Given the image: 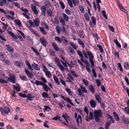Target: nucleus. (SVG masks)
Wrapping results in <instances>:
<instances>
[{
  "mask_svg": "<svg viewBox=\"0 0 129 129\" xmlns=\"http://www.w3.org/2000/svg\"><path fill=\"white\" fill-rule=\"evenodd\" d=\"M93 113L95 121L97 122H99L100 121V118L102 117V113L101 110H94Z\"/></svg>",
  "mask_w": 129,
  "mask_h": 129,
  "instance_id": "1",
  "label": "nucleus"
},
{
  "mask_svg": "<svg viewBox=\"0 0 129 129\" xmlns=\"http://www.w3.org/2000/svg\"><path fill=\"white\" fill-rule=\"evenodd\" d=\"M107 117L111 119L106 123L105 125V129H108L109 127L110 126L111 123H114L115 122V120L112 117L108 114H107Z\"/></svg>",
  "mask_w": 129,
  "mask_h": 129,
  "instance_id": "2",
  "label": "nucleus"
},
{
  "mask_svg": "<svg viewBox=\"0 0 129 129\" xmlns=\"http://www.w3.org/2000/svg\"><path fill=\"white\" fill-rule=\"evenodd\" d=\"M9 77L8 78L7 81L8 82L9 81L12 83L15 84L16 83V77L13 74L11 75H9Z\"/></svg>",
  "mask_w": 129,
  "mask_h": 129,
  "instance_id": "3",
  "label": "nucleus"
},
{
  "mask_svg": "<svg viewBox=\"0 0 129 129\" xmlns=\"http://www.w3.org/2000/svg\"><path fill=\"white\" fill-rule=\"evenodd\" d=\"M122 121L123 123L126 124H129V118L125 117V116L122 115L121 117Z\"/></svg>",
  "mask_w": 129,
  "mask_h": 129,
  "instance_id": "4",
  "label": "nucleus"
},
{
  "mask_svg": "<svg viewBox=\"0 0 129 129\" xmlns=\"http://www.w3.org/2000/svg\"><path fill=\"white\" fill-rule=\"evenodd\" d=\"M40 41L41 43L44 46H47V43L46 39L43 37H41L40 39Z\"/></svg>",
  "mask_w": 129,
  "mask_h": 129,
  "instance_id": "5",
  "label": "nucleus"
},
{
  "mask_svg": "<svg viewBox=\"0 0 129 129\" xmlns=\"http://www.w3.org/2000/svg\"><path fill=\"white\" fill-rule=\"evenodd\" d=\"M5 47L7 51L10 52L12 53L14 52V50L13 47L10 45H6Z\"/></svg>",
  "mask_w": 129,
  "mask_h": 129,
  "instance_id": "6",
  "label": "nucleus"
},
{
  "mask_svg": "<svg viewBox=\"0 0 129 129\" xmlns=\"http://www.w3.org/2000/svg\"><path fill=\"white\" fill-rule=\"evenodd\" d=\"M60 96L65 101H66L67 102L69 103L70 104L72 105L73 106H74V104L71 102L70 99L68 97H67L66 98L63 96L62 95H60Z\"/></svg>",
  "mask_w": 129,
  "mask_h": 129,
  "instance_id": "7",
  "label": "nucleus"
},
{
  "mask_svg": "<svg viewBox=\"0 0 129 129\" xmlns=\"http://www.w3.org/2000/svg\"><path fill=\"white\" fill-rule=\"evenodd\" d=\"M31 9L33 12L36 15H37L38 14V12L37 10V8L35 6L31 5Z\"/></svg>",
  "mask_w": 129,
  "mask_h": 129,
  "instance_id": "8",
  "label": "nucleus"
},
{
  "mask_svg": "<svg viewBox=\"0 0 129 129\" xmlns=\"http://www.w3.org/2000/svg\"><path fill=\"white\" fill-rule=\"evenodd\" d=\"M61 38L62 39V42L65 45H67L68 44L69 41L68 39L65 37L61 36Z\"/></svg>",
  "mask_w": 129,
  "mask_h": 129,
  "instance_id": "9",
  "label": "nucleus"
},
{
  "mask_svg": "<svg viewBox=\"0 0 129 129\" xmlns=\"http://www.w3.org/2000/svg\"><path fill=\"white\" fill-rule=\"evenodd\" d=\"M25 72L26 75L29 78L31 79L33 78V75L30 72L27 70L25 69Z\"/></svg>",
  "mask_w": 129,
  "mask_h": 129,
  "instance_id": "10",
  "label": "nucleus"
},
{
  "mask_svg": "<svg viewBox=\"0 0 129 129\" xmlns=\"http://www.w3.org/2000/svg\"><path fill=\"white\" fill-rule=\"evenodd\" d=\"M25 72L26 75L29 78L31 79L33 78V75L30 72L27 70L25 69Z\"/></svg>",
  "mask_w": 129,
  "mask_h": 129,
  "instance_id": "11",
  "label": "nucleus"
},
{
  "mask_svg": "<svg viewBox=\"0 0 129 129\" xmlns=\"http://www.w3.org/2000/svg\"><path fill=\"white\" fill-rule=\"evenodd\" d=\"M15 65L17 67L20 68H21L23 66V64L22 62L20 61H15L14 62Z\"/></svg>",
  "mask_w": 129,
  "mask_h": 129,
  "instance_id": "12",
  "label": "nucleus"
},
{
  "mask_svg": "<svg viewBox=\"0 0 129 129\" xmlns=\"http://www.w3.org/2000/svg\"><path fill=\"white\" fill-rule=\"evenodd\" d=\"M46 9V7L44 6H42L41 7V14L43 16H44L45 15Z\"/></svg>",
  "mask_w": 129,
  "mask_h": 129,
  "instance_id": "13",
  "label": "nucleus"
},
{
  "mask_svg": "<svg viewBox=\"0 0 129 129\" xmlns=\"http://www.w3.org/2000/svg\"><path fill=\"white\" fill-rule=\"evenodd\" d=\"M32 66L34 69L36 70H39L40 69V66L37 64H36L34 62L32 64Z\"/></svg>",
  "mask_w": 129,
  "mask_h": 129,
  "instance_id": "14",
  "label": "nucleus"
},
{
  "mask_svg": "<svg viewBox=\"0 0 129 129\" xmlns=\"http://www.w3.org/2000/svg\"><path fill=\"white\" fill-rule=\"evenodd\" d=\"M89 103L92 107L95 108V107L96 102L95 100H93L92 99L90 101Z\"/></svg>",
  "mask_w": 129,
  "mask_h": 129,
  "instance_id": "15",
  "label": "nucleus"
},
{
  "mask_svg": "<svg viewBox=\"0 0 129 129\" xmlns=\"http://www.w3.org/2000/svg\"><path fill=\"white\" fill-rule=\"evenodd\" d=\"M76 122L77 124V126H79V120L80 121V123H81L82 121V117L80 115H79L78 116V117L76 119Z\"/></svg>",
  "mask_w": 129,
  "mask_h": 129,
  "instance_id": "16",
  "label": "nucleus"
},
{
  "mask_svg": "<svg viewBox=\"0 0 129 129\" xmlns=\"http://www.w3.org/2000/svg\"><path fill=\"white\" fill-rule=\"evenodd\" d=\"M88 89L90 92H91L92 94L94 93L95 88L92 85H89L88 87Z\"/></svg>",
  "mask_w": 129,
  "mask_h": 129,
  "instance_id": "17",
  "label": "nucleus"
},
{
  "mask_svg": "<svg viewBox=\"0 0 129 129\" xmlns=\"http://www.w3.org/2000/svg\"><path fill=\"white\" fill-rule=\"evenodd\" d=\"M86 53L88 55L89 58V60L93 59L94 58V56L89 51H86Z\"/></svg>",
  "mask_w": 129,
  "mask_h": 129,
  "instance_id": "18",
  "label": "nucleus"
},
{
  "mask_svg": "<svg viewBox=\"0 0 129 129\" xmlns=\"http://www.w3.org/2000/svg\"><path fill=\"white\" fill-rule=\"evenodd\" d=\"M95 99L99 103H101V99L100 97V95L98 94H96L95 95Z\"/></svg>",
  "mask_w": 129,
  "mask_h": 129,
  "instance_id": "19",
  "label": "nucleus"
},
{
  "mask_svg": "<svg viewBox=\"0 0 129 129\" xmlns=\"http://www.w3.org/2000/svg\"><path fill=\"white\" fill-rule=\"evenodd\" d=\"M33 21L36 26L37 27H38L40 23V21L39 19L38 18H36L35 19L33 20Z\"/></svg>",
  "mask_w": 129,
  "mask_h": 129,
  "instance_id": "20",
  "label": "nucleus"
},
{
  "mask_svg": "<svg viewBox=\"0 0 129 129\" xmlns=\"http://www.w3.org/2000/svg\"><path fill=\"white\" fill-rule=\"evenodd\" d=\"M113 115L114 118L117 121H119L120 119V118L117 113L116 112H114L113 113Z\"/></svg>",
  "mask_w": 129,
  "mask_h": 129,
  "instance_id": "21",
  "label": "nucleus"
},
{
  "mask_svg": "<svg viewBox=\"0 0 129 129\" xmlns=\"http://www.w3.org/2000/svg\"><path fill=\"white\" fill-rule=\"evenodd\" d=\"M25 63L28 68L30 71H32L33 70V69L32 68L31 65L29 63V61L28 60H26L25 61Z\"/></svg>",
  "mask_w": 129,
  "mask_h": 129,
  "instance_id": "22",
  "label": "nucleus"
},
{
  "mask_svg": "<svg viewBox=\"0 0 129 129\" xmlns=\"http://www.w3.org/2000/svg\"><path fill=\"white\" fill-rule=\"evenodd\" d=\"M2 24L3 25L4 27H3V28L5 29L9 30L11 29V28L10 26H8V25L6 24L5 23L1 22Z\"/></svg>",
  "mask_w": 129,
  "mask_h": 129,
  "instance_id": "23",
  "label": "nucleus"
},
{
  "mask_svg": "<svg viewBox=\"0 0 129 129\" xmlns=\"http://www.w3.org/2000/svg\"><path fill=\"white\" fill-rule=\"evenodd\" d=\"M14 22L18 26H19L21 27L22 26V23L20 20L17 19H15L14 20Z\"/></svg>",
  "mask_w": 129,
  "mask_h": 129,
  "instance_id": "24",
  "label": "nucleus"
},
{
  "mask_svg": "<svg viewBox=\"0 0 129 129\" xmlns=\"http://www.w3.org/2000/svg\"><path fill=\"white\" fill-rule=\"evenodd\" d=\"M62 15L65 21L67 22L69 21V18L68 16L66 14L64 13H63L62 14Z\"/></svg>",
  "mask_w": 129,
  "mask_h": 129,
  "instance_id": "25",
  "label": "nucleus"
},
{
  "mask_svg": "<svg viewBox=\"0 0 129 129\" xmlns=\"http://www.w3.org/2000/svg\"><path fill=\"white\" fill-rule=\"evenodd\" d=\"M53 78L55 83H57L59 85L60 84V83L58 80V78L55 75H53Z\"/></svg>",
  "mask_w": 129,
  "mask_h": 129,
  "instance_id": "26",
  "label": "nucleus"
},
{
  "mask_svg": "<svg viewBox=\"0 0 129 129\" xmlns=\"http://www.w3.org/2000/svg\"><path fill=\"white\" fill-rule=\"evenodd\" d=\"M78 41L79 45H81L83 48H84L85 47V45L81 40L80 38H79L78 39Z\"/></svg>",
  "mask_w": 129,
  "mask_h": 129,
  "instance_id": "27",
  "label": "nucleus"
},
{
  "mask_svg": "<svg viewBox=\"0 0 129 129\" xmlns=\"http://www.w3.org/2000/svg\"><path fill=\"white\" fill-rule=\"evenodd\" d=\"M52 45L53 46L54 49L56 51H59V49L57 47V46L56 44L53 43H52Z\"/></svg>",
  "mask_w": 129,
  "mask_h": 129,
  "instance_id": "28",
  "label": "nucleus"
},
{
  "mask_svg": "<svg viewBox=\"0 0 129 129\" xmlns=\"http://www.w3.org/2000/svg\"><path fill=\"white\" fill-rule=\"evenodd\" d=\"M39 28L40 31L43 34L45 35H47L46 32L44 28L41 27H39Z\"/></svg>",
  "mask_w": 129,
  "mask_h": 129,
  "instance_id": "29",
  "label": "nucleus"
},
{
  "mask_svg": "<svg viewBox=\"0 0 129 129\" xmlns=\"http://www.w3.org/2000/svg\"><path fill=\"white\" fill-rule=\"evenodd\" d=\"M35 84H36L37 86L40 85L43 86L44 83L41 81L37 80L35 81Z\"/></svg>",
  "mask_w": 129,
  "mask_h": 129,
  "instance_id": "30",
  "label": "nucleus"
},
{
  "mask_svg": "<svg viewBox=\"0 0 129 129\" xmlns=\"http://www.w3.org/2000/svg\"><path fill=\"white\" fill-rule=\"evenodd\" d=\"M4 113L5 114H7L10 111V109L9 108L7 107H4Z\"/></svg>",
  "mask_w": 129,
  "mask_h": 129,
  "instance_id": "31",
  "label": "nucleus"
},
{
  "mask_svg": "<svg viewBox=\"0 0 129 129\" xmlns=\"http://www.w3.org/2000/svg\"><path fill=\"white\" fill-rule=\"evenodd\" d=\"M80 88L83 92L85 93H87V91L85 87L83 86L82 85H81L80 86Z\"/></svg>",
  "mask_w": 129,
  "mask_h": 129,
  "instance_id": "32",
  "label": "nucleus"
},
{
  "mask_svg": "<svg viewBox=\"0 0 129 129\" xmlns=\"http://www.w3.org/2000/svg\"><path fill=\"white\" fill-rule=\"evenodd\" d=\"M55 40L57 41L59 43L62 42V39L58 36L55 37L54 38Z\"/></svg>",
  "mask_w": 129,
  "mask_h": 129,
  "instance_id": "33",
  "label": "nucleus"
},
{
  "mask_svg": "<svg viewBox=\"0 0 129 129\" xmlns=\"http://www.w3.org/2000/svg\"><path fill=\"white\" fill-rule=\"evenodd\" d=\"M56 32L58 34H59L61 32V28L58 26H57L56 27Z\"/></svg>",
  "mask_w": 129,
  "mask_h": 129,
  "instance_id": "34",
  "label": "nucleus"
},
{
  "mask_svg": "<svg viewBox=\"0 0 129 129\" xmlns=\"http://www.w3.org/2000/svg\"><path fill=\"white\" fill-rule=\"evenodd\" d=\"M79 9L80 11L81 12V13H84L85 12L84 9L83 7L82 6L79 5Z\"/></svg>",
  "mask_w": 129,
  "mask_h": 129,
  "instance_id": "35",
  "label": "nucleus"
},
{
  "mask_svg": "<svg viewBox=\"0 0 129 129\" xmlns=\"http://www.w3.org/2000/svg\"><path fill=\"white\" fill-rule=\"evenodd\" d=\"M49 53L50 55L54 56H55V52L51 49H50L49 50Z\"/></svg>",
  "mask_w": 129,
  "mask_h": 129,
  "instance_id": "36",
  "label": "nucleus"
},
{
  "mask_svg": "<svg viewBox=\"0 0 129 129\" xmlns=\"http://www.w3.org/2000/svg\"><path fill=\"white\" fill-rule=\"evenodd\" d=\"M43 88L44 90L46 92H48V86L46 84H43Z\"/></svg>",
  "mask_w": 129,
  "mask_h": 129,
  "instance_id": "37",
  "label": "nucleus"
},
{
  "mask_svg": "<svg viewBox=\"0 0 129 129\" xmlns=\"http://www.w3.org/2000/svg\"><path fill=\"white\" fill-rule=\"evenodd\" d=\"M84 17L85 19L87 21H89V16L87 13H85L84 15Z\"/></svg>",
  "mask_w": 129,
  "mask_h": 129,
  "instance_id": "38",
  "label": "nucleus"
},
{
  "mask_svg": "<svg viewBox=\"0 0 129 129\" xmlns=\"http://www.w3.org/2000/svg\"><path fill=\"white\" fill-rule=\"evenodd\" d=\"M114 42L115 44H116V45L119 47V48H120L121 47V46L120 44L118 42V41L116 39V40H114Z\"/></svg>",
  "mask_w": 129,
  "mask_h": 129,
  "instance_id": "39",
  "label": "nucleus"
},
{
  "mask_svg": "<svg viewBox=\"0 0 129 129\" xmlns=\"http://www.w3.org/2000/svg\"><path fill=\"white\" fill-rule=\"evenodd\" d=\"M78 91L79 93V96L81 97V96L83 97L84 96V94L83 92H82L80 88H78Z\"/></svg>",
  "mask_w": 129,
  "mask_h": 129,
  "instance_id": "40",
  "label": "nucleus"
},
{
  "mask_svg": "<svg viewBox=\"0 0 129 129\" xmlns=\"http://www.w3.org/2000/svg\"><path fill=\"white\" fill-rule=\"evenodd\" d=\"M92 22L93 25L95 26L96 24V18L94 16H92L91 17Z\"/></svg>",
  "mask_w": 129,
  "mask_h": 129,
  "instance_id": "41",
  "label": "nucleus"
},
{
  "mask_svg": "<svg viewBox=\"0 0 129 129\" xmlns=\"http://www.w3.org/2000/svg\"><path fill=\"white\" fill-rule=\"evenodd\" d=\"M70 44L74 49L76 50L77 49V47L76 44H74L73 43L71 42H70Z\"/></svg>",
  "mask_w": 129,
  "mask_h": 129,
  "instance_id": "42",
  "label": "nucleus"
},
{
  "mask_svg": "<svg viewBox=\"0 0 129 129\" xmlns=\"http://www.w3.org/2000/svg\"><path fill=\"white\" fill-rule=\"evenodd\" d=\"M123 111L127 114L129 115V108L128 107H125L123 109Z\"/></svg>",
  "mask_w": 129,
  "mask_h": 129,
  "instance_id": "43",
  "label": "nucleus"
},
{
  "mask_svg": "<svg viewBox=\"0 0 129 129\" xmlns=\"http://www.w3.org/2000/svg\"><path fill=\"white\" fill-rule=\"evenodd\" d=\"M114 55L115 57H116L117 56V59H118L119 58V53L118 52H117L116 50H115V51H114Z\"/></svg>",
  "mask_w": 129,
  "mask_h": 129,
  "instance_id": "44",
  "label": "nucleus"
},
{
  "mask_svg": "<svg viewBox=\"0 0 129 129\" xmlns=\"http://www.w3.org/2000/svg\"><path fill=\"white\" fill-rule=\"evenodd\" d=\"M7 33L10 35L12 37L14 38H16V36L15 34L12 31H8Z\"/></svg>",
  "mask_w": 129,
  "mask_h": 129,
  "instance_id": "45",
  "label": "nucleus"
},
{
  "mask_svg": "<svg viewBox=\"0 0 129 129\" xmlns=\"http://www.w3.org/2000/svg\"><path fill=\"white\" fill-rule=\"evenodd\" d=\"M43 71L45 73L46 76L49 78L50 77V75L51 74L50 72L49 71H46L44 70H43Z\"/></svg>",
  "mask_w": 129,
  "mask_h": 129,
  "instance_id": "46",
  "label": "nucleus"
},
{
  "mask_svg": "<svg viewBox=\"0 0 129 129\" xmlns=\"http://www.w3.org/2000/svg\"><path fill=\"white\" fill-rule=\"evenodd\" d=\"M82 81L86 86H88L89 84V82L87 80L83 79L82 80Z\"/></svg>",
  "mask_w": 129,
  "mask_h": 129,
  "instance_id": "47",
  "label": "nucleus"
},
{
  "mask_svg": "<svg viewBox=\"0 0 129 129\" xmlns=\"http://www.w3.org/2000/svg\"><path fill=\"white\" fill-rule=\"evenodd\" d=\"M19 77L22 80L25 81L27 80V77L25 76L24 75H20Z\"/></svg>",
  "mask_w": 129,
  "mask_h": 129,
  "instance_id": "48",
  "label": "nucleus"
},
{
  "mask_svg": "<svg viewBox=\"0 0 129 129\" xmlns=\"http://www.w3.org/2000/svg\"><path fill=\"white\" fill-rule=\"evenodd\" d=\"M47 92H43L42 94V95L43 97L46 98L48 97V94Z\"/></svg>",
  "mask_w": 129,
  "mask_h": 129,
  "instance_id": "49",
  "label": "nucleus"
},
{
  "mask_svg": "<svg viewBox=\"0 0 129 129\" xmlns=\"http://www.w3.org/2000/svg\"><path fill=\"white\" fill-rule=\"evenodd\" d=\"M13 87L14 89H15L17 91H19L20 90V87L13 85Z\"/></svg>",
  "mask_w": 129,
  "mask_h": 129,
  "instance_id": "50",
  "label": "nucleus"
},
{
  "mask_svg": "<svg viewBox=\"0 0 129 129\" xmlns=\"http://www.w3.org/2000/svg\"><path fill=\"white\" fill-rule=\"evenodd\" d=\"M124 68L126 70H128L129 69V65L127 62H125L124 63Z\"/></svg>",
  "mask_w": 129,
  "mask_h": 129,
  "instance_id": "51",
  "label": "nucleus"
},
{
  "mask_svg": "<svg viewBox=\"0 0 129 129\" xmlns=\"http://www.w3.org/2000/svg\"><path fill=\"white\" fill-rule=\"evenodd\" d=\"M26 97H27V99L28 100L32 101L33 99H31V98H33L34 97L31 96V94H27Z\"/></svg>",
  "mask_w": 129,
  "mask_h": 129,
  "instance_id": "52",
  "label": "nucleus"
},
{
  "mask_svg": "<svg viewBox=\"0 0 129 129\" xmlns=\"http://www.w3.org/2000/svg\"><path fill=\"white\" fill-rule=\"evenodd\" d=\"M20 9L22 11L24 12L25 13H24L25 14H27L28 12V11L27 9L24 8L23 7H22Z\"/></svg>",
  "mask_w": 129,
  "mask_h": 129,
  "instance_id": "53",
  "label": "nucleus"
},
{
  "mask_svg": "<svg viewBox=\"0 0 129 129\" xmlns=\"http://www.w3.org/2000/svg\"><path fill=\"white\" fill-rule=\"evenodd\" d=\"M66 90L69 95L71 96L72 95V93L71 91L69 88H66Z\"/></svg>",
  "mask_w": 129,
  "mask_h": 129,
  "instance_id": "54",
  "label": "nucleus"
},
{
  "mask_svg": "<svg viewBox=\"0 0 129 129\" xmlns=\"http://www.w3.org/2000/svg\"><path fill=\"white\" fill-rule=\"evenodd\" d=\"M47 12L48 14L50 16H52L53 13L52 11L50 9L48 10H47Z\"/></svg>",
  "mask_w": 129,
  "mask_h": 129,
  "instance_id": "55",
  "label": "nucleus"
},
{
  "mask_svg": "<svg viewBox=\"0 0 129 129\" xmlns=\"http://www.w3.org/2000/svg\"><path fill=\"white\" fill-rule=\"evenodd\" d=\"M102 13L103 17L105 18L106 19H107V17L106 14V12L104 10H102Z\"/></svg>",
  "mask_w": 129,
  "mask_h": 129,
  "instance_id": "56",
  "label": "nucleus"
},
{
  "mask_svg": "<svg viewBox=\"0 0 129 129\" xmlns=\"http://www.w3.org/2000/svg\"><path fill=\"white\" fill-rule=\"evenodd\" d=\"M97 46L99 48L100 52L101 53H102L104 52V50L101 46L99 44H98Z\"/></svg>",
  "mask_w": 129,
  "mask_h": 129,
  "instance_id": "57",
  "label": "nucleus"
},
{
  "mask_svg": "<svg viewBox=\"0 0 129 129\" xmlns=\"http://www.w3.org/2000/svg\"><path fill=\"white\" fill-rule=\"evenodd\" d=\"M44 109L45 111L49 112L50 111L51 109L48 106H45Z\"/></svg>",
  "mask_w": 129,
  "mask_h": 129,
  "instance_id": "58",
  "label": "nucleus"
},
{
  "mask_svg": "<svg viewBox=\"0 0 129 129\" xmlns=\"http://www.w3.org/2000/svg\"><path fill=\"white\" fill-rule=\"evenodd\" d=\"M0 83H8V82L7 80L6 81L4 79H0Z\"/></svg>",
  "mask_w": 129,
  "mask_h": 129,
  "instance_id": "59",
  "label": "nucleus"
},
{
  "mask_svg": "<svg viewBox=\"0 0 129 129\" xmlns=\"http://www.w3.org/2000/svg\"><path fill=\"white\" fill-rule=\"evenodd\" d=\"M67 2L70 6L72 8L73 7L72 2L71 0H67Z\"/></svg>",
  "mask_w": 129,
  "mask_h": 129,
  "instance_id": "60",
  "label": "nucleus"
},
{
  "mask_svg": "<svg viewBox=\"0 0 129 129\" xmlns=\"http://www.w3.org/2000/svg\"><path fill=\"white\" fill-rule=\"evenodd\" d=\"M77 52L79 56L81 58L84 57V56L83 55L81 51L80 50H78L77 51Z\"/></svg>",
  "mask_w": 129,
  "mask_h": 129,
  "instance_id": "61",
  "label": "nucleus"
},
{
  "mask_svg": "<svg viewBox=\"0 0 129 129\" xmlns=\"http://www.w3.org/2000/svg\"><path fill=\"white\" fill-rule=\"evenodd\" d=\"M59 67L60 69L62 71H64L65 70L63 66L60 63L57 65Z\"/></svg>",
  "mask_w": 129,
  "mask_h": 129,
  "instance_id": "62",
  "label": "nucleus"
},
{
  "mask_svg": "<svg viewBox=\"0 0 129 129\" xmlns=\"http://www.w3.org/2000/svg\"><path fill=\"white\" fill-rule=\"evenodd\" d=\"M66 13L68 15H71V11L67 9H66L65 10Z\"/></svg>",
  "mask_w": 129,
  "mask_h": 129,
  "instance_id": "63",
  "label": "nucleus"
},
{
  "mask_svg": "<svg viewBox=\"0 0 129 129\" xmlns=\"http://www.w3.org/2000/svg\"><path fill=\"white\" fill-rule=\"evenodd\" d=\"M59 3L62 9H64L65 7V6L63 3L61 1H60Z\"/></svg>",
  "mask_w": 129,
  "mask_h": 129,
  "instance_id": "64",
  "label": "nucleus"
}]
</instances>
